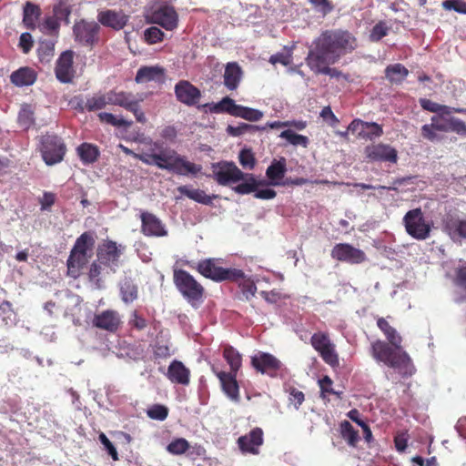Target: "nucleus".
I'll use <instances>...</instances> for the list:
<instances>
[{
    "instance_id": "nucleus-39",
    "label": "nucleus",
    "mask_w": 466,
    "mask_h": 466,
    "mask_svg": "<svg viewBox=\"0 0 466 466\" xmlns=\"http://www.w3.org/2000/svg\"><path fill=\"white\" fill-rule=\"evenodd\" d=\"M77 154L84 164H92L97 160L99 150L96 146L83 143L77 147Z\"/></svg>"
},
{
    "instance_id": "nucleus-29",
    "label": "nucleus",
    "mask_w": 466,
    "mask_h": 466,
    "mask_svg": "<svg viewBox=\"0 0 466 466\" xmlns=\"http://www.w3.org/2000/svg\"><path fill=\"white\" fill-rule=\"evenodd\" d=\"M242 69L236 62L228 63L224 72V85L228 90H236L242 77Z\"/></svg>"
},
{
    "instance_id": "nucleus-24",
    "label": "nucleus",
    "mask_w": 466,
    "mask_h": 466,
    "mask_svg": "<svg viewBox=\"0 0 466 466\" xmlns=\"http://www.w3.org/2000/svg\"><path fill=\"white\" fill-rule=\"evenodd\" d=\"M97 20L104 26L114 30H121L127 24L129 15H126L122 10L107 9L98 13Z\"/></svg>"
},
{
    "instance_id": "nucleus-12",
    "label": "nucleus",
    "mask_w": 466,
    "mask_h": 466,
    "mask_svg": "<svg viewBox=\"0 0 466 466\" xmlns=\"http://www.w3.org/2000/svg\"><path fill=\"white\" fill-rule=\"evenodd\" d=\"M251 365L258 372L276 378L283 369V365L275 356L267 352H259L251 357Z\"/></svg>"
},
{
    "instance_id": "nucleus-55",
    "label": "nucleus",
    "mask_w": 466,
    "mask_h": 466,
    "mask_svg": "<svg viewBox=\"0 0 466 466\" xmlns=\"http://www.w3.org/2000/svg\"><path fill=\"white\" fill-rule=\"evenodd\" d=\"M238 282H239V288L241 289L242 294L245 297L246 300H249L252 297L255 296L257 292V286L250 279H246L245 276L243 279H240Z\"/></svg>"
},
{
    "instance_id": "nucleus-13",
    "label": "nucleus",
    "mask_w": 466,
    "mask_h": 466,
    "mask_svg": "<svg viewBox=\"0 0 466 466\" xmlns=\"http://www.w3.org/2000/svg\"><path fill=\"white\" fill-rule=\"evenodd\" d=\"M264 443V431L259 427L253 428L249 432L240 436L237 444L243 454L258 455Z\"/></svg>"
},
{
    "instance_id": "nucleus-47",
    "label": "nucleus",
    "mask_w": 466,
    "mask_h": 466,
    "mask_svg": "<svg viewBox=\"0 0 466 466\" xmlns=\"http://www.w3.org/2000/svg\"><path fill=\"white\" fill-rule=\"evenodd\" d=\"M107 97L108 92L106 94H95L94 96L87 97V111L93 112L103 109L106 105H109Z\"/></svg>"
},
{
    "instance_id": "nucleus-33",
    "label": "nucleus",
    "mask_w": 466,
    "mask_h": 466,
    "mask_svg": "<svg viewBox=\"0 0 466 466\" xmlns=\"http://www.w3.org/2000/svg\"><path fill=\"white\" fill-rule=\"evenodd\" d=\"M420 105L424 110H427L431 113H436L437 115H451L452 113L466 114V108L451 107L449 106L441 105L428 98H420Z\"/></svg>"
},
{
    "instance_id": "nucleus-62",
    "label": "nucleus",
    "mask_w": 466,
    "mask_h": 466,
    "mask_svg": "<svg viewBox=\"0 0 466 466\" xmlns=\"http://www.w3.org/2000/svg\"><path fill=\"white\" fill-rule=\"evenodd\" d=\"M287 391L289 392V400L291 403L294 404V407L296 410H299L300 405L303 403L304 400H305V395L304 393L298 390L297 388L295 387H289Z\"/></svg>"
},
{
    "instance_id": "nucleus-49",
    "label": "nucleus",
    "mask_w": 466,
    "mask_h": 466,
    "mask_svg": "<svg viewBox=\"0 0 466 466\" xmlns=\"http://www.w3.org/2000/svg\"><path fill=\"white\" fill-rule=\"evenodd\" d=\"M97 116L101 122L116 127H129L132 125L131 121H127L122 117L117 118L113 114L107 112L99 113Z\"/></svg>"
},
{
    "instance_id": "nucleus-59",
    "label": "nucleus",
    "mask_w": 466,
    "mask_h": 466,
    "mask_svg": "<svg viewBox=\"0 0 466 466\" xmlns=\"http://www.w3.org/2000/svg\"><path fill=\"white\" fill-rule=\"evenodd\" d=\"M145 39L149 44H156L161 42L164 38V33L157 26H151L146 29Z\"/></svg>"
},
{
    "instance_id": "nucleus-19",
    "label": "nucleus",
    "mask_w": 466,
    "mask_h": 466,
    "mask_svg": "<svg viewBox=\"0 0 466 466\" xmlns=\"http://www.w3.org/2000/svg\"><path fill=\"white\" fill-rule=\"evenodd\" d=\"M348 130L357 133L359 137L366 140H374L383 135L382 126L376 122H366L359 118L350 122Z\"/></svg>"
},
{
    "instance_id": "nucleus-37",
    "label": "nucleus",
    "mask_w": 466,
    "mask_h": 466,
    "mask_svg": "<svg viewBox=\"0 0 466 466\" xmlns=\"http://www.w3.org/2000/svg\"><path fill=\"white\" fill-rule=\"evenodd\" d=\"M177 191L187 198L204 205L212 204V200L216 196H208L204 190L189 188L187 186H180L177 187Z\"/></svg>"
},
{
    "instance_id": "nucleus-64",
    "label": "nucleus",
    "mask_w": 466,
    "mask_h": 466,
    "mask_svg": "<svg viewBox=\"0 0 466 466\" xmlns=\"http://www.w3.org/2000/svg\"><path fill=\"white\" fill-rule=\"evenodd\" d=\"M56 199V196L53 192H44L43 197L39 198V204L41 206V210H49L51 207L55 204Z\"/></svg>"
},
{
    "instance_id": "nucleus-30",
    "label": "nucleus",
    "mask_w": 466,
    "mask_h": 466,
    "mask_svg": "<svg viewBox=\"0 0 466 466\" xmlns=\"http://www.w3.org/2000/svg\"><path fill=\"white\" fill-rule=\"evenodd\" d=\"M287 172V160L281 157L279 159H274L266 170V176L273 186L280 185V180Z\"/></svg>"
},
{
    "instance_id": "nucleus-3",
    "label": "nucleus",
    "mask_w": 466,
    "mask_h": 466,
    "mask_svg": "<svg viewBox=\"0 0 466 466\" xmlns=\"http://www.w3.org/2000/svg\"><path fill=\"white\" fill-rule=\"evenodd\" d=\"M139 160L146 165L156 166L179 176H197L202 170L200 165L188 161L174 149L160 153H143V156H139Z\"/></svg>"
},
{
    "instance_id": "nucleus-5",
    "label": "nucleus",
    "mask_w": 466,
    "mask_h": 466,
    "mask_svg": "<svg viewBox=\"0 0 466 466\" xmlns=\"http://www.w3.org/2000/svg\"><path fill=\"white\" fill-rule=\"evenodd\" d=\"M174 283L182 296L192 305L202 301L205 289L195 278L184 269L174 270Z\"/></svg>"
},
{
    "instance_id": "nucleus-35",
    "label": "nucleus",
    "mask_w": 466,
    "mask_h": 466,
    "mask_svg": "<svg viewBox=\"0 0 466 466\" xmlns=\"http://www.w3.org/2000/svg\"><path fill=\"white\" fill-rule=\"evenodd\" d=\"M119 289L121 299L126 304L133 302L138 297L137 286L130 278L122 279Z\"/></svg>"
},
{
    "instance_id": "nucleus-57",
    "label": "nucleus",
    "mask_w": 466,
    "mask_h": 466,
    "mask_svg": "<svg viewBox=\"0 0 466 466\" xmlns=\"http://www.w3.org/2000/svg\"><path fill=\"white\" fill-rule=\"evenodd\" d=\"M239 163L244 168L253 169L256 164L254 154L250 149H242L238 156Z\"/></svg>"
},
{
    "instance_id": "nucleus-38",
    "label": "nucleus",
    "mask_w": 466,
    "mask_h": 466,
    "mask_svg": "<svg viewBox=\"0 0 466 466\" xmlns=\"http://www.w3.org/2000/svg\"><path fill=\"white\" fill-rule=\"evenodd\" d=\"M95 243L93 233L86 231L76 238L72 249L91 256Z\"/></svg>"
},
{
    "instance_id": "nucleus-27",
    "label": "nucleus",
    "mask_w": 466,
    "mask_h": 466,
    "mask_svg": "<svg viewBox=\"0 0 466 466\" xmlns=\"http://www.w3.org/2000/svg\"><path fill=\"white\" fill-rule=\"evenodd\" d=\"M90 257V255L78 253L77 251L71 249L66 261L67 274L74 279L78 278L81 270L87 264Z\"/></svg>"
},
{
    "instance_id": "nucleus-61",
    "label": "nucleus",
    "mask_w": 466,
    "mask_h": 466,
    "mask_svg": "<svg viewBox=\"0 0 466 466\" xmlns=\"http://www.w3.org/2000/svg\"><path fill=\"white\" fill-rule=\"evenodd\" d=\"M445 10H454L457 13L466 15V2L462 0H445L442 2Z\"/></svg>"
},
{
    "instance_id": "nucleus-60",
    "label": "nucleus",
    "mask_w": 466,
    "mask_h": 466,
    "mask_svg": "<svg viewBox=\"0 0 466 466\" xmlns=\"http://www.w3.org/2000/svg\"><path fill=\"white\" fill-rule=\"evenodd\" d=\"M431 121L435 130L449 132L450 118L443 117V114L432 116Z\"/></svg>"
},
{
    "instance_id": "nucleus-40",
    "label": "nucleus",
    "mask_w": 466,
    "mask_h": 466,
    "mask_svg": "<svg viewBox=\"0 0 466 466\" xmlns=\"http://www.w3.org/2000/svg\"><path fill=\"white\" fill-rule=\"evenodd\" d=\"M223 357L230 367V372H237L241 367V354L230 345H227L223 350Z\"/></svg>"
},
{
    "instance_id": "nucleus-14",
    "label": "nucleus",
    "mask_w": 466,
    "mask_h": 466,
    "mask_svg": "<svg viewBox=\"0 0 466 466\" xmlns=\"http://www.w3.org/2000/svg\"><path fill=\"white\" fill-rule=\"evenodd\" d=\"M332 258L350 264H360L367 259L363 250L348 243L336 244L331 249Z\"/></svg>"
},
{
    "instance_id": "nucleus-20",
    "label": "nucleus",
    "mask_w": 466,
    "mask_h": 466,
    "mask_svg": "<svg viewBox=\"0 0 466 466\" xmlns=\"http://www.w3.org/2000/svg\"><path fill=\"white\" fill-rule=\"evenodd\" d=\"M177 100L187 106H195L201 98V91L189 81L180 80L175 86Z\"/></svg>"
},
{
    "instance_id": "nucleus-36",
    "label": "nucleus",
    "mask_w": 466,
    "mask_h": 466,
    "mask_svg": "<svg viewBox=\"0 0 466 466\" xmlns=\"http://www.w3.org/2000/svg\"><path fill=\"white\" fill-rule=\"evenodd\" d=\"M205 106H208L212 113H227L230 116H236L239 105L236 104L232 98L226 96L218 103L206 104Z\"/></svg>"
},
{
    "instance_id": "nucleus-53",
    "label": "nucleus",
    "mask_w": 466,
    "mask_h": 466,
    "mask_svg": "<svg viewBox=\"0 0 466 466\" xmlns=\"http://www.w3.org/2000/svg\"><path fill=\"white\" fill-rule=\"evenodd\" d=\"M333 381L329 376H324L322 379L319 380V385L320 388V397L325 400L326 394H333L336 395L339 399H341V391H335L332 388Z\"/></svg>"
},
{
    "instance_id": "nucleus-2",
    "label": "nucleus",
    "mask_w": 466,
    "mask_h": 466,
    "mask_svg": "<svg viewBox=\"0 0 466 466\" xmlns=\"http://www.w3.org/2000/svg\"><path fill=\"white\" fill-rule=\"evenodd\" d=\"M358 39L347 29H327L314 39L306 58L340 60L358 47Z\"/></svg>"
},
{
    "instance_id": "nucleus-51",
    "label": "nucleus",
    "mask_w": 466,
    "mask_h": 466,
    "mask_svg": "<svg viewBox=\"0 0 466 466\" xmlns=\"http://www.w3.org/2000/svg\"><path fill=\"white\" fill-rule=\"evenodd\" d=\"M262 116L263 113L260 110L241 105H239L238 112L236 113V117H241L248 121H258Z\"/></svg>"
},
{
    "instance_id": "nucleus-9",
    "label": "nucleus",
    "mask_w": 466,
    "mask_h": 466,
    "mask_svg": "<svg viewBox=\"0 0 466 466\" xmlns=\"http://www.w3.org/2000/svg\"><path fill=\"white\" fill-rule=\"evenodd\" d=\"M310 343L314 350L319 352L322 360L331 367L339 364V356L335 350L329 335L325 332H316L310 338Z\"/></svg>"
},
{
    "instance_id": "nucleus-63",
    "label": "nucleus",
    "mask_w": 466,
    "mask_h": 466,
    "mask_svg": "<svg viewBox=\"0 0 466 466\" xmlns=\"http://www.w3.org/2000/svg\"><path fill=\"white\" fill-rule=\"evenodd\" d=\"M454 132L461 137H466V123L456 117H450L449 132Z\"/></svg>"
},
{
    "instance_id": "nucleus-54",
    "label": "nucleus",
    "mask_w": 466,
    "mask_h": 466,
    "mask_svg": "<svg viewBox=\"0 0 466 466\" xmlns=\"http://www.w3.org/2000/svg\"><path fill=\"white\" fill-rule=\"evenodd\" d=\"M147 415L152 420L162 421L167 419L168 409L161 404H154L147 409Z\"/></svg>"
},
{
    "instance_id": "nucleus-23",
    "label": "nucleus",
    "mask_w": 466,
    "mask_h": 466,
    "mask_svg": "<svg viewBox=\"0 0 466 466\" xmlns=\"http://www.w3.org/2000/svg\"><path fill=\"white\" fill-rule=\"evenodd\" d=\"M213 372L220 381L223 392L233 401L239 402V387L237 381V372L217 370L212 367Z\"/></svg>"
},
{
    "instance_id": "nucleus-6",
    "label": "nucleus",
    "mask_w": 466,
    "mask_h": 466,
    "mask_svg": "<svg viewBox=\"0 0 466 466\" xmlns=\"http://www.w3.org/2000/svg\"><path fill=\"white\" fill-rule=\"evenodd\" d=\"M402 222L407 234L417 240H425L431 235V222L426 219L420 208L409 210Z\"/></svg>"
},
{
    "instance_id": "nucleus-28",
    "label": "nucleus",
    "mask_w": 466,
    "mask_h": 466,
    "mask_svg": "<svg viewBox=\"0 0 466 466\" xmlns=\"http://www.w3.org/2000/svg\"><path fill=\"white\" fill-rule=\"evenodd\" d=\"M37 77L36 72L28 66L20 67L14 71L10 76L12 84L16 86H32Z\"/></svg>"
},
{
    "instance_id": "nucleus-16",
    "label": "nucleus",
    "mask_w": 466,
    "mask_h": 466,
    "mask_svg": "<svg viewBox=\"0 0 466 466\" xmlns=\"http://www.w3.org/2000/svg\"><path fill=\"white\" fill-rule=\"evenodd\" d=\"M121 254L122 250L117 247L116 242L106 240L97 248L96 258L111 272H116Z\"/></svg>"
},
{
    "instance_id": "nucleus-58",
    "label": "nucleus",
    "mask_w": 466,
    "mask_h": 466,
    "mask_svg": "<svg viewBox=\"0 0 466 466\" xmlns=\"http://www.w3.org/2000/svg\"><path fill=\"white\" fill-rule=\"evenodd\" d=\"M453 282L466 298V264L456 268Z\"/></svg>"
},
{
    "instance_id": "nucleus-45",
    "label": "nucleus",
    "mask_w": 466,
    "mask_h": 466,
    "mask_svg": "<svg viewBox=\"0 0 466 466\" xmlns=\"http://www.w3.org/2000/svg\"><path fill=\"white\" fill-rule=\"evenodd\" d=\"M72 8L68 4V0H59L57 4L53 6L54 15L59 20H64L66 25L70 23L69 16Z\"/></svg>"
},
{
    "instance_id": "nucleus-26",
    "label": "nucleus",
    "mask_w": 466,
    "mask_h": 466,
    "mask_svg": "<svg viewBox=\"0 0 466 466\" xmlns=\"http://www.w3.org/2000/svg\"><path fill=\"white\" fill-rule=\"evenodd\" d=\"M167 377L173 383L187 386L190 381V370L181 361L173 360L167 368Z\"/></svg>"
},
{
    "instance_id": "nucleus-7",
    "label": "nucleus",
    "mask_w": 466,
    "mask_h": 466,
    "mask_svg": "<svg viewBox=\"0 0 466 466\" xmlns=\"http://www.w3.org/2000/svg\"><path fill=\"white\" fill-rule=\"evenodd\" d=\"M141 101H143V98H137V96L131 92L116 90L108 91L107 102H109V105L118 106L132 112L136 120L138 123L144 124L147 121V117L140 108Z\"/></svg>"
},
{
    "instance_id": "nucleus-1",
    "label": "nucleus",
    "mask_w": 466,
    "mask_h": 466,
    "mask_svg": "<svg viewBox=\"0 0 466 466\" xmlns=\"http://www.w3.org/2000/svg\"><path fill=\"white\" fill-rule=\"evenodd\" d=\"M377 326L387 341L377 339L370 344V355L377 362L397 370L402 377H410L415 367L410 355L402 349V338L396 329L383 318L377 319Z\"/></svg>"
},
{
    "instance_id": "nucleus-31",
    "label": "nucleus",
    "mask_w": 466,
    "mask_h": 466,
    "mask_svg": "<svg viewBox=\"0 0 466 466\" xmlns=\"http://www.w3.org/2000/svg\"><path fill=\"white\" fill-rule=\"evenodd\" d=\"M339 60H328V59H312V58H306V63L308 66L316 74H322L327 75L330 76H338L340 72L336 69L332 68L329 66L334 65L338 63Z\"/></svg>"
},
{
    "instance_id": "nucleus-42",
    "label": "nucleus",
    "mask_w": 466,
    "mask_h": 466,
    "mask_svg": "<svg viewBox=\"0 0 466 466\" xmlns=\"http://www.w3.org/2000/svg\"><path fill=\"white\" fill-rule=\"evenodd\" d=\"M245 181L234 187L235 192L245 195L255 192L258 186L264 185V181H258L252 174H245Z\"/></svg>"
},
{
    "instance_id": "nucleus-22",
    "label": "nucleus",
    "mask_w": 466,
    "mask_h": 466,
    "mask_svg": "<svg viewBox=\"0 0 466 466\" xmlns=\"http://www.w3.org/2000/svg\"><path fill=\"white\" fill-rule=\"evenodd\" d=\"M121 324V317L116 310L106 309L94 316L92 325L110 333L117 331Z\"/></svg>"
},
{
    "instance_id": "nucleus-32",
    "label": "nucleus",
    "mask_w": 466,
    "mask_h": 466,
    "mask_svg": "<svg viewBox=\"0 0 466 466\" xmlns=\"http://www.w3.org/2000/svg\"><path fill=\"white\" fill-rule=\"evenodd\" d=\"M385 78L391 85H401L409 75V70L400 63L389 65L384 70Z\"/></svg>"
},
{
    "instance_id": "nucleus-43",
    "label": "nucleus",
    "mask_w": 466,
    "mask_h": 466,
    "mask_svg": "<svg viewBox=\"0 0 466 466\" xmlns=\"http://www.w3.org/2000/svg\"><path fill=\"white\" fill-rule=\"evenodd\" d=\"M19 125L28 129L35 124V107L30 104H23L18 113Z\"/></svg>"
},
{
    "instance_id": "nucleus-34",
    "label": "nucleus",
    "mask_w": 466,
    "mask_h": 466,
    "mask_svg": "<svg viewBox=\"0 0 466 466\" xmlns=\"http://www.w3.org/2000/svg\"><path fill=\"white\" fill-rule=\"evenodd\" d=\"M41 8L38 5L27 1L24 5L23 23L28 29H35L41 16Z\"/></svg>"
},
{
    "instance_id": "nucleus-56",
    "label": "nucleus",
    "mask_w": 466,
    "mask_h": 466,
    "mask_svg": "<svg viewBox=\"0 0 466 466\" xmlns=\"http://www.w3.org/2000/svg\"><path fill=\"white\" fill-rule=\"evenodd\" d=\"M258 129H259L258 127L246 123H241L237 127L228 126L227 127L228 133L233 137H238L247 132H254Z\"/></svg>"
},
{
    "instance_id": "nucleus-52",
    "label": "nucleus",
    "mask_w": 466,
    "mask_h": 466,
    "mask_svg": "<svg viewBox=\"0 0 466 466\" xmlns=\"http://www.w3.org/2000/svg\"><path fill=\"white\" fill-rule=\"evenodd\" d=\"M189 447V442L186 439L177 438L167 445V451L173 455H182Z\"/></svg>"
},
{
    "instance_id": "nucleus-25",
    "label": "nucleus",
    "mask_w": 466,
    "mask_h": 466,
    "mask_svg": "<svg viewBox=\"0 0 466 466\" xmlns=\"http://www.w3.org/2000/svg\"><path fill=\"white\" fill-rule=\"evenodd\" d=\"M135 81L137 84L148 82L162 84L165 82V69L159 66H141L137 72Z\"/></svg>"
},
{
    "instance_id": "nucleus-50",
    "label": "nucleus",
    "mask_w": 466,
    "mask_h": 466,
    "mask_svg": "<svg viewBox=\"0 0 466 466\" xmlns=\"http://www.w3.org/2000/svg\"><path fill=\"white\" fill-rule=\"evenodd\" d=\"M390 27L385 21H379L370 30L369 39L370 42H379L389 34Z\"/></svg>"
},
{
    "instance_id": "nucleus-10",
    "label": "nucleus",
    "mask_w": 466,
    "mask_h": 466,
    "mask_svg": "<svg viewBox=\"0 0 466 466\" xmlns=\"http://www.w3.org/2000/svg\"><path fill=\"white\" fill-rule=\"evenodd\" d=\"M41 153L46 165H55L63 160L66 146L57 136L47 135L43 137Z\"/></svg>"
},
{
    "instance_id": "nucleus-41",
    "label": "nucleus",
    "mask_w": 466,
    "mask_h": 466,
    "mask_svg": "<svg viewBox=\"0 0 466 466\" xmlns=\"http://www.w3.org/2000/svg\"><path fill=\"white\" fill-rule=\"evenodd\" d=\"M445 227L451 238L466 239V219L451 218L446 222Z\"/></svg>"
},
{
    "instance_id": "nucleus-48",
    "label": "nucleus",
    "mask_w": 466,
    "mask_h": 466,
    "mask_svg": "<svg viewBox=\"0 0 466 466\" xmlns=\"http://www.w3.org/2000/svg\"><path fill=\"white\" fill-rule=\"evenodd\" d=\"M279 137L293 146L307 147L309 145V138L306 136L297 134L291 129L282 131Z\"/></svg>"
},
{
    "instance_id": "nucleus-44",
    "label": "nucleus",
    "mask_w": 466,
    "mask_h": 466,
    "mask_svg": "<svg viewBox=\"0 0 466 466\" xmlns=\"http://www.w3.org/2000/svg\"><path fill=\"white\" fill-rule=\"evenodd\" d=\"M104 264L100 262L97 258L94 260L89 266V269L87 272L88 279L90 282L94 283L96 288H101L102 282V275L105 270Z\"/></svg>"
},
{
    "instance_id": "nucleus-18",
    "label": "nucleus",
    "mask_w": 466,
    "mask_h": 466,
    "mask_svg": "<svg viewBox=\"0 0 466 466\" xmlns=\"http://www.w3.org/2000/svg\"><path fill=\"white\" fill-rule=\"evenodd\" d=\"M74 52L71 50L64 51L56 63L55 74L57 80L61 83H71L75 76Z\"/></svg>"
},
{
    "instance_id": "nucleus-17",
    "label": "nucleus",
    "mask_w": 466,
    "mask_h": 466,
    "mask_svg": "<svg viewBox=\"0 0 466 466\" xmlns=\"http://www.w3.org/2000/svg\"><path fill=\"white\" fill-rule=\"evenodd\" d=\"M364 152L370 161L390 163L398 161L397 150L388 144L378 143L367 146Z\"/></svg>"
},
{
    "instance_id": "nucleus-21",
    "label": "nucleus",
    "mask_w": 466,
    "mask_h": 466,
    "mask_svg": "<svg viewBox=\"0 0 466 466\" xmlns=\"http://www.w3.org/2000/svg\"><path fill=\"white\" fill-rule=\"evenodd\" d=\"M141 232L147 237H166L167 230L165 224L156 215L143 211L140 215Z\"/></svg>"
},
{
    "instance_id": "nucleus-11",
    "label": "nucleus",
    "mask_w": 466,
    "mask_h": 466,
    "mask_svg": "<svg viewBox=\"0 0 466 466\" xmlns=\"http://www.w3.org/2000/svg\"><path fill=\"white\" fill-rule=\"evenodd\" d=\"M212 167L214 179L221 186L238 182L245 177L234 162L221 161L213 164Z\"/></svg>"
},
{
    "instance_id": "nucleus-15",
    "label": "nucleus",
    "mask_w": 466,
    "mask_h": 466,
    "mask_svg": "<svg viewBox=\"0 0 466 466\" xmlns=\"http://www.w3.org/2000/svg\"><path fill=\"white\" fill-rule=\"evenodd\" d=\"M150 21L167 31H173L178 25V14L174 6L163 5L151 13Z\"/></svg>"
},
{
    "instance_id": "nucleus-4",
    "label": "nucleus",
    "mask_w": 466,
    "mask_h": 466,
    "mask_svg": "<svg viewBox=\"0 0 466 466\" xmlns=\"http://www.w3.org/2000/svg\"><path fill=\"white\" fill-rule=\"evenodd\" d=\"M197 270L205 278L216 282L231 281L238 282L243 279L244 272L238 268H225L218 265L216 258L200 260L197 265Z\"/></svg>"
},
{
    "instance_id": "nucleus-46",
    "label": "nucleus",
    "mask_w": 466,
    "mask_h": 466,
    "mask_svg": "<svg viewBox=\"0 0 466 466\" xmlns=\"http://www.w3.org/2000/svg\"><path fill=\"white\" fill-rule=\"evenodd\" d=\"M340 432L342 438L347 441L350 446H355L359 441V432L348 420L340 423Z\"/></svg>"
},
{
    "instance_id": "nucleus-8",
    "label": "nucleus",
    "mask_w": 466,
    "mask_h": 466,
    "mask_svg": "<svg viewBox=\"0 0 466 466\" xmlns=\"http://www.w3.org/2000/svg\"><path fill=\"white\" fill-rule=\"evenodd\" d=\"M100 25L95 21L81 19L73 26L75 40L82 46L93 47L98 43Z\"/></svg>"
}]
</instances>
